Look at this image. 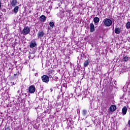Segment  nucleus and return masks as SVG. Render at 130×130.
I'll use <instances>...</instances> for the list:
<instances>
[{"instance_id": "f257e3e1", "label": "nucleus", "mask_w": 130, "mask_h": 130, "mask_svg": "<svg viewBox=\"0 0 130 130\" xmlns=\"http://www.w3.org/2000/svg\"><path fill=\"white\" fill-rule=\"evenodd\" d=\"M103 23H104V25H105V26H106L107 27H110V26L112 25V20L109 18H106L104 19Z\"/></svg>"}, {"instance_id": "f03ea898", "label": "nucleus", "mask_w": 130, "mask_h": 130, "mask_svg": "<svg viewBox=\"0 0 130 130\" xmlns=\"http://www.w3.org/2000/svg\"><path fill=\"white\" fill-rule=\"evenodd\" d=\"M42 81L46 84H48L49 82V77L46 75H44L41 77Z\"/></svg>"}, {"instance_id": "7ed1b4c3", "label": "nucleus", "mask_w": 130, "mask_h": 130, "mask_svg": "<svg viewBox=\"0 0 130 130\" xmlns=\"http://www.w3.org/2000/svg\"><path fill=\"white\" fill-rule=\"evenodd\" d=\"M30 33V28L28 26H25L22 30L23 35H27Z\"/></svg>"}, {"instance_id": "20e7f679", "label": "nucleus", "mask_w": 130, "mask_h": 130, "mask_svg": "<svg viewBox=\"0 0 130 130\" xmlns=\"http://www.w3.org/2000/svg\"><path fill=\"white\" fill-rule=\"evenodd\" d=\"M36 90V88H35V86L34 85L30 86L28 88L29 92L30 93V94H33V93H35Z\"/></svg>"}, {"instance_id": "39448f33", "label": "nucleus", "mask_w": 130, "mask_h": 130, "mask_svg": "<svg viewBox=\"0 0 130 130\" xmlns=\"http://www.w3.org/2000/svg\"><path fill=\"white\" fill-rule=\"evenodd\" d=\"M36 46H37V44H36V42L35 41H31L29 45L30 48H34V47H36Z\"/></svg>"}, {"instance_id": "423d86ee", "label": "nucleus", "mask_w": 130, "mask_h": 130, "mask_svg": "<svg viewBox=\"0 0 130 130\" xmlns=\"http://www.w3.org/2000/svg\"><path fill=\"white\" fill-rule=\"evenodd\" d=\"M44 36V32L43 31H39L38 33V38H42Z\"/></svg>"}, {"instance_id": "0eeeda50", "label": "nucleus", "mask_w": 130, "mask_h": 130, "mask_svg": "<svg viewBox=\"0 0 130 130\" xmlns=\"http://www.w3.org/2000/svg\"><path fill=\"white\" fill-rule=\"evenodd\" d=\"M90 32H91V33H93V32L95 31V27L94 26V24H93V23H91L90 24Z\"/></svg>"}, {"instance_id": "6e6552de", "label": "nucleus", "mask_w": 130, "mask_h": 130, "mask_svg": "<svg viewBox=\"0 0 130 130\" xmlns=\"http://www.w3.org/2000/svg\"><path fill=\"white\" fill-rule=\"evenodd\" d=\"M40 21H41V22H45V21H46V16H45V15H42L40 17Z\"/></svg>"}, {"instance_id": "1a4fd4ad", "label": "nucleus", "mask_w": 130, "mask_h": 130, "mask_svg": "<svg viewBox=\"0 0 130 130\" xmlns=\"http://www.w3.org/2000/svg\"><path fill=\"white\" fill-rule=\"evenodd\" d=\"M17 4H18V1H17V0H12L11 2V5L12 7H16V6H17Z\"/></svg>"}, {"instance_id": "9d476101", "label": "nucleus", "mask_w": 130, "mask_h": 130, "mask_svg": "<svg viewBox=\"0 0 130 130\" xmlns=\"http://www.w3.org/2000/svg\"><path fill=\"white\" fill-rule=\"evenodd\" d=\"M122 114L123 115H125V114H126V112L127 111V108H126V106H124L122 109Z\"/></svg>"}, {"instance_id": "9b49d317", "label": "nucleus", "mask_w": 130, "mask_h": 130, "mask_svg": "<svg viewBox=\"0 0 130 130\" xmlns=\"http://www.w3.org/2000/svg\"><path fill=\"white\" fill-rule=\"evenodd\" d=\"M116 110V106L114 105H112L110 107V111H111V112H113V111H115Z\"/></svg>"}, {"instance_id": "f8f14e48", "label": "nucleus", "mask_w": 130, "mask_h": 130, "mask_svg": "<svg viewBox=\"0 0 130 130\" xmlns=\"http://www.w3.org/2000/svg\"><path fill=\"white\" fill-rule=\"evenodd\" d=\"M99 21H100V19H99L98 17H94L93 19V22L95 25H96V24L98 23H99Z\"/></svg>"}, {"instance_id": "ddd939ff", "label": "nucleus", "mask_w": 130, "mask_h": 130, "mask_svg": "<svg viewBox=\"0 0 130 130\" xmlns=\"http://www.w3.org/2000/svg\"><path fill=\"white\" fill-rule=\"evenodd\" d=\"M13 12L15 14H17L19 12V6H16L13 9Z\"/></svg>"}, {"instance_id": "4468645a", "label": "nucleus", "mask_w": 130, "mask_h": 130, "mask_svg": "<svg viewBox=\"0 0 130 130\" xmlns=\"http://www.w3.org/2000/svg\"><path fill=\"white\" fill-rule=\"evenodd\" d=\"M89 62H90L89 60H85L84 63V67L85 68H87V67H88V66H89Z\"/></svg>"}, {"instance_id": "2eb2a0df", "label": "nucleus", "mask_w": 130, "mask_h": 130, "mask_svg": "<svg viewBox=\"0 0 130 130\" xmlns=\"http://www.w3.org/2000/svg\"><path fill=\"white\" fill-rule=\"evenodd\" d=\"M114 31L116 34H119V33H120V28H119V27H117L115 29Z\"/></svg>"}, {"instance_id": "dca6fc26", "label": "nucleus", "mask_w": 130, "mask_h": 130, "mask_svg": "<svg viewBox=\"0 0 130 130\" xmlns=\"http://www.w3.org/2000/svg\"><path fill=\"white\" fill-rule=\"evenodd\" d=\"M128 59H129V57H128L127 56H125L123 58V61H127Z\"/></svg>"}, {"instance_id": "f3484780", "label": "nucleus", "mask_w": 130, "mask_h": 130, "mask_svg": "<svg viewBox=\"0 0 130 130\" xmlns=\"http://www.w3.org/2000/svg\"><path fill=\"white\" fill-rule=\"evenodd\" d=\"M87 113H88V112H87V110H83V111H82V115H83V116H86V115H87Z\"/></svg>"}, {"instance_id": "a211bd4d", "label": "nucleus", "mask_w": 130, "mask_h": 130, "mask_svg": "<svg viewBox=\"0 0 130 130\" xmlns=\"http://www.w3.org/2000/svg\"><path fill=\"white\" fill-rule=\"evenodd\" d=\"M50 27H51V28L52 29L53 28V26H54V23L53 22L51 21L49 23Z\"/></svg>"}, {"instance_id": "6ab92c4d", "label": "nucleus", "mask_w": 130, "mask_h": 130, "mask_svg": "<svg viewBox=\"0 0 130 130\" xmlns=\"http://www.w3.org/2000/svg\"><path fill=\"white\" fill-rule=\"evenodd\" d=\"M126 28L127 29H129L130 28V22H128L126 24Z\"/></svg>"}, {"instance_id": "aec40b11", "label": "nucleus", "mask_w": 130, "mask_h": 130, "mask_svg": "<svg viewBox=\"0 0 130 130\" xmlns=\"http://www.w3.org/2000/svg\"><path fill=\"white\" fill-rule=\"evenodd\" d=\"M53 80H54V81H55V82H57V80H58V77L56 76L53 77Z\"/></svg>"}, {"instance_id": "412c9836", "label": "nucleus", "mask_w": 130, "mask_h": 130, "mask_svg": "<svg viewBox=\"0 0 130 130\" xmlns=\"http://www.w3.org/2000/svg\"><path fill=\"white\" fill-rule=\"evenodd\" d=\"M5 130H11V126L8 125L5 128Z\"/></svg>"}, {"instance_id": "4be33fe9", "label": "nucleus", "mask_w": 130, "mask_h": 130, "mask_svg": "<svg viewBox=\"0 0 130 130\" xmlns=\"http://www.w3.org/2000/svg\"><path fill=\"white\" fill-rule=\"evenodd\" d=\"M126 126L130 127V120H128V124L126 125Z\"/></svg>"}, {"instance_id": "5701e85b", "label": "nucleus", "mask_w": 130, "mask_h": 130, "mask_svg": "<svg viewBox=\"0 0 130 130\" xmlns=\"http://www.w3.org/2000/svg\"><path fill=\"white\" fill-rule=\"evenodd\" d=\"M61 13V12H59V13L57 14V16L59 17H60V14Z\"/></svg>"}, {"instance_id": "b1692460", "label": "nucleus", "mask_w": 130, "mask_h": 130, "mask_svg": "<svg viewBox=\"0 0 130 130\" xmlns=\"http://www.w3.org/2000/svg\"><path fill=\"white\" fill-rule=\"evenodd\" d=\"M48 77H49V79H51V78H52V76L49 75Z\"/></svg>"}, {"instance_id": "393cba45", "label": "nucleus", "mask_w": 130, "mask_h": 130, "mask_svg": "<svg viewBox=\"0 0 130 130\" xmlns=\"http://www.w3.org/2000/svg\"><path fill=\"white\" fill-rule=\"evenodd\" d=\"M69 14H72V11H71V10H69Z\"/></svg>"}, {"instance_id": "a878e982", "label": "nucleus", "mask_w": 130, "mask_h": 130, "mask_svg": "<svg viewBox=\"0 0 130 130\" xmlns=\"http://www.w3.org/2000/svg\"><path fill=\"white\" fill-rule=\"evenodd\" d=\"M2 8V4H0V9Z\"/></svg>"}, {"instance_id": "bb28decb", "label": "nucleus", "mask_w": 130, "mask_h": 130, "mask_svg": "<svg viewBox=\"0 0 130 130\" xmlns=\"http://www.w3.org/2000/svg\"><path fill=\"white\" fill-rule=\"evenodd\" d=\"M37 75H38V73H36V76H37Z\"/></svg>"}, {"instance_id": "cd10ccee", "label": "nucleus", "mask_w": 130, "mask_h": 130, "mask_svg": "<svg viewBox=\"0 0 130 130\" xmlns=\"http://www.w3.org/2000/svg\"><path fill=\"white\" fill-rule=\"evenodd\" d=\"M17 92L18 93H20V90H18Z\"/></svg>"}, {"instance_id": "c85d7f7f", "label": "nucleus", "mask_w": 130, "mask_h": 130, "mask_svg": "<svg viewBox=\"0 0 130 130\" xmlns=\"http://www.w3.org/2000/svg\"><path fill=\"white\" fill-rule=\"evenodd\" d=\"M13 85H15V82H13Z\"/></svg>"}, {"instance_id": "c756f323", "label": "nucleus", "mask_w": 130, "mask_h": 130, "mask_svg": "<svg viewBox=\"0 0 130 130\" xmlns=\"http://www.w3.org/2000/svg\"><path fill=\"white\" fill-rule=\"evenodd\" d=\"M0 4H2V2L1 1V0H0Z\"/></svg>"}, {"instance_id": "7c9ffc66", "label": "nucleus", "mask_w": 130, "mask_h": 130, "mask_svg": "<svg viewBox=\"0 0 130 130\" xmlns=\"http://www.w3.org/2000/svg\"><path fill=\"white\" fill-rule=\"evenodd\" d=\"M14 76H17V74H14Z\"/></svg>"}, {"instance_id": "2f4dec72", "label": "nucleus", "mask_w": 130, "mask_h": 130, "mask_svg": "<svg viewBox=\"0 0 130 130\" xmlns=\"http://www.w3.org/2000/svg\"><path fill=\"white\" fill-rule=\"evenodd\" d=\"M51 91H52V89H50Z\"/></svg>"}]
</instances>
